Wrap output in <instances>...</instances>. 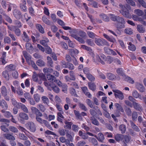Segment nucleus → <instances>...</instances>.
<instances>
[{"mask_svg":"<svg viewBox=\"0 0 146 146\" xmlns=\"http://www.w3.org/2000/svg\"><path fill=\"white\" fill-rule=\"evenodd\" d=\"M49 41V39L47 38H46L40 40V43L43 46H48V43Z\"/></svg>","mask_w":146,"mask_h":146,"instance_id":"25","label":"nucleus"},{"mask_svg":"<svg viewBox=\"0 0 146 146\" xmlns=\"http://www.w3.org/2000/svg\"><path fill=\"white\" fill-rule=\"evenodd\" d=\"M134 13L139 16H141L143 15L144 13L141 10L139 9H136L134 11Z\"/></svg>","mask_w":146,"mask_h":146,"instance_id":"36","label":"nucleus"},{"mask_svg":"<svg viewBox=\"0 0 146 146\" xmlns=\"http://www.w3.org/2000/svg\"><path fill=\"white\" fill-rule=\"evenodd\" d=\"M92 123L98 126L99 125V122L95 117H90Z\"/></svg>","mask_w":146,"mask_h":146,"instance_id":"35","label":"nucleus"},{"mask_svg":"<svg viewBox=\"0 0 146 146\" xmlns=\"http://www.w3.org/2000/svg\"><path fill=\"white\" fill-rule=\"evenodd\" d=\"M135 87L137 89L141 92H144L145 90V89L143 86V84L140 83H136Z\"/></svg>","mask_w":146,"mask_h":146,"instance_id":"18","label":"nucleus"},{"mask_svg":"<svg viewBox=\"0 0 146 146\" xmlns=\"http://www.w3.org/2000/svg\"><path fill=\"white\" fill-rule=\"evenodd\" d=\"M1 93L4 96H6L7 95V89L5 86H3L1 88Z\"/></svg>","mask_w":146,"mask_h":146,"instance_id":"42","label":"nucleus"},{"mask_svg":"<svg viewBox=\"0 0 146 146\" xmlns=\"http://www.w3.org/2000/svg\"><path fill=\"white\" fill-rule=\"evenodd\" d=\"M37 108L42 112H44L46 110L44 106L42 104L38 105Z\"/></svg>","mask_w":146,"mask_h":146,"instance_id":"50","label":"nucleus"},{"mask_svg":"<svg viewBox=\"0 0 146 146\" xmlns=\"http://www.w3.org/2000/svg\"><path fill=\"white\" fill-rule=\"evenodd\" d=\"M33 97L35 101L36 102H38L39 101L40 99V97L38 94H34Z\"/></svg>","mask_w":146,"mask_h":146,"instance_id":"58","label":"nucleus"},{"mask_svg":"<svg viewBox=\"0 0 146 146\" xmlns=\"http://www.w3.org/2000/svg\"><path fill=\"white\" fill-rule=\"evenodd\" d=\"M70 36L77 40L82 44H84L85 43L84 40L81 38L85 37L86 35V33L82 31H79L78 32L77 30L74 29L72 31H70Z\"/></svg>","mask_w":146,"mask_h":146,"instance_id":"2","label":"nucleus"},{"mask_svg":"<svg viewBox=\"0 0 146 146\" xmlns=\"http://www.w3.org/2000/svg\"><path fill=\"white\" fill-rule=\"evenodd\" d=\"M42 20L43 22L48 25H51V22L48 20L47 17L45 15H43L42 17Z\"/></svg>","mask_w":146,"mask_h":146,"instance_id":"33","label":"nucleus"},{"mask_svg":"<svg viewBox=\"0 0 146 146\" xmlns=\"http://www.w3.org/2000/svg\"><path fill=\"white\" fill-rule=\"evenodd\" d=\"M61 84L59 86H58L59 87H62V91L66 92L67 91L68 86L67 84H62L61 82Z\"/></svg>","mask_w":146,"mask_h":146,"instance_id":"37","label":"nucleus"},{"mask_svg":"<svg viewBox=\"0 0 146 146\" xmlns=\"http://www.w3.org/2000/svg\"><path fill=\"white\" fill-rule=\"evenodd\" d=\"M31 110L32 112L34 113L36 115V121L40 123H42L43 120L41 117L42 116V113L40 112L35 107H32Z\"/></svg>","mask_w":146,"mask_h":146,"instance_id":"5","label":"nucleus"},{"mask_svg":"<svg viewBox=\"0 0 146 146\" xmlns=\"http://www.w3.org/2000/svg\"><path fill=\"white\" fill-rule=\"evenodd\" d=\"M89 89L92 91H94L96 89V86L94 82H89L88 83Z\"/></svg>","mask_w":146,"mask_h":146,"instance_id":"24","label":"nucleus"},{"mask_svg":"<svg viewBox=\"0 0 146 146\" xmlns=\"http://www.w3.org/2000/svg\"><path fill=\"white\" fill-rule=\"evenodd\" d=\"M70 94L73 96L76 97H78V96L76 93L75 90L73 88H71L69 89Z\"/></svg>","mask_w":146,"mask_h":146,"instance_id":"41","label":"nucleus"},{"mask_svg":"<svg viewBox=\"0 0 146 146\" xmlns=\"http://www.w3.org/2000/svg\"><path fill=\"white\" fill-rule=\"evenodd\" d=\"M116 72L119 75L123 77H125V74L123 72V70L122 68H117L116 70Z\"/></svg>","mask_w":146,"mask_h":146,"instance_id":"28","label":"nucleus"},{"mask_svg":"<svg viewBox=\"0 0 146 146\" xmlns=\"http://www.w3.org/2000/svg\"><path fill=\"white\" fill-rule=\"evenodd\" d=\"M19 116L21 118L20 121L21 123H23V120H27L29 118L27 115L23 112L19 113Z\"/></svg>","mask_w":146,"mask_h":146,"instance_id":"21","label":"nucleus"},{"mask_svg":"<svg viewBox=\"0 0 146 146\" xmlns=\"http://www.w3.org/2000/svg\"><path fill=\"white\" fill-rule=\"evenodd\" d=\"M36 28L40 33L44 34V28L40 24H37L36 25Z\"/></svg>","mask_w":146,"mask_h":146,"instance_id":"31","label":"nucleus"},{"mask_svg":"<svg viewBox=\"0 0 146 146\" xmlns=\"http://www.w3.org/2000/svg\"><path fill=\"white\" fill-rule=\"evenodd\" d=\"M126 129V126L124 124H121L119 126V129L122 134L124 133Z\"/></svg>","mask_w":146,"mask_h":146,"instance_id":"43","label":"nucleus"},{"mask_svg":"<svg viewBox=\"0 0 146 146\" xmlns=\"http://www.w3.org/2000/svg\"><path fill=\"white\" fill-rule=\"evenodd\" d=\"M38 74L39 77L38 78H40L42 82V81H45L46 80V76L43 74Z\"/></svg>","mask_w":146,"mask_h":146,"instance_id":"54","label":"nucleus"},{"mask_svg":"<svg viewBox=\"0 0 146 146\" xmlns=\"http://www.w3.org/2000/svg\"><path fill=\"white\" fill-rule=\"evenodd\" d=\"M90 113L93 117H97L99 116L102 115V113L97 106H96V107H93L92 109H90Z\"/></svg>","mask_w":146,"mask_h":146,"instance_id":"6","label":"nucleus"},{"mask_svg":"<svg viewBox=\"0 0 146 146\" xmlns=\"http://www.w3.org/2000/svg\"><path fill=\"white\" fill-rule=\"evenodd\" d=\"M115 140L117 141H122L123 139V135L121 134H117L115 136Z\"/></svg>","mask_w":146,"mask_h":146,"instance_id":"32","label":"nucleus"},{"mask_svg":"<svg viewBox=\"0 0 146 146\" xmlns=\"http://www.w3.org/2000/svg\"><path fill=\"white\" fill-rule=\"evenodd\" d=\"M95 42L96 44L99 46H104L106 45L108 46L110 44L107 41L103 38H96L95 39Z\"/></svg>","mask_w":146,"mask_h":146,"instance_id":"7","label":"nucleus"},{"mask_svg":"<svg viewBox=\"0 0 146 146\" xmlns=\"http://www.w3.org/2000/svg\"><path fill=\"white\" fill-rule=\"evenodd\" d=\"M23 54L26 58V61L28 64L29 65H31L35 70H37L38 69V67L36 65L35 62L31 60V56L29 55H28L27 51H23Z\"/></svg>","mask_w":146,"mask_h":146,"instance_id":"4","label":"nucleus"},{"mask_svg":"<svg viewBox=\"0 0 146 146\" xmlns=\"http://www.w3.org/2000/svg\"><path fill=\"white\" fill-rule=\"evenodd\" d=\"M74 112L76 117L78 119H80L81 117V115L84 116H86L87 115L86 113L84 112H82L80 114L79 111L76 110H74Z\"/></svg>","mask_w":146,"mask_h":146,"instance_id":"20","label":"nucleus"},{"mask_svg":"<svg viewBox=\"0 0 146 146\" xmlns=\"http://www.w3.org/2000/svg\"><path fill=\"white\" fill-rule=\"evenodd\" d=\"M96 58L103 65L105 64L104 61H106L107 57L103 54H102L100 56L98 55Z\"/></svg>","mask_w":146,"mask_h":146,"instance_id":"15","label":"nucleus"},{"mask_svg":"<svg viewBox=\"0 0 146 146\" xmlns=\"http://www.w3.org/2000/svg\"><path fill=\"white\" fill-rule=\"evenodd\" d=\"M13 14L15 19L18 20L20 19L22 16L21 12L17 9H14L13 11Z\"/></svg>","mask_w":146,"mask_h":146,"instance_id":"14","label":"nucleus"},{"mask_svg":"<svg viewBox=\"0 0 146 146\" xmlns=\"http://www.w3.org/2000/svg\"><path fill=\"white\" fill-rule=\"evenodd\" d=\"M114 106L117 110L121 112H123V109L121 105L118 103H116L115 104Z\"/></svg>","mask_w":146,"mask_h":146,"instance_id":"39","label":"nucleus"},{"mask_svg":"<svg viewBox=\"0 0 146 146\" xmlns=\"http://www.w3.org/2000/svg\"><path fill=\"white\" fill-rule=\"evenodd\" d=\"M69 52L72 56L78 54L79 53L78 50L76 49H69Z\"/></svg>","mask_w":146,"mask_h":146,"instance_id":"38","label":"nucleus"},{"mask_svg":"<svg viewBox=\"0 0 146 146\" xmlns=\"http://www.w3.org/2000/svg\"><path fill=\"white\" fill-rule=\"evenodd\" d=\"M12 75L13 77L15 79L17 78L18 77V73L16 70H14L12 72Z\"/></svg>","mask_w":146,"mask_h":146,"instance_id":"63","label":"nucleus"},{"mask_svg":"<svg viewBox=\"0 0 146 146\" xmlns=\"http://www.w3.org/2000/svg\"><path fill=\"white\" fill-rule=\"evenodd\" d=\"M26 48L27 52L30 54L33 53L34 49L32 45L30 43H26Z\"/></svg>","mask_w":146,"mask_h":146,"instance_id":"17","label":"nucleus"},{"mask_svg":"<svg viewBox=\"0 0 146 146\" xmlns=\"http://www.w3.org/2000/svg\"><path fill=\"white\" fill-rule=\"evenodd\" d=\"M98 139L100 142H102L104 139L103 134L101 133H100L98 134Z\"/></svg>","mask_w":146,"mask_h":146,"instance_id":"49","label":"nucleus"},{"mask_svg":"<svg viewBox=\"0 0 146 146\" xmlns=\"http://www.w3.org/2000/svg\"><path fill=\"white\" fill-rule=\"evenodd\" d=\"M128 48L130 50L134 51L136 50V47L131 42H129L128 44Z\"/></svg>","mask_w":146,"mask_h":146,"instance_id":"44","label":"nucleus"},{"mask_svg":"<svg viewBox=\"0 0 146 146\" xmlns=\"http://www.w3.org/2000/svg\"><path fill=\"white\" fill-rule=\"evenodd\" d=\"M109 16L111 20L113 22H116L115 24V27L118 29L123 28L125 27V22L123 17L110 13Z\"/></svg>","mask_w":146,"mask_h":146,"instance_id":"1","label":"nucleus"},{"mask_svg":"<svg viewBox=\"0 0 146 146\" xmlns=\"http://www.w3.org/2000/svg\"><path fill=\"white\" fill-rule=\"evenodd\" d=\"M125 112L127 115L128 116H131V115L132 111L131 109L129 108H127L125 109Z\"/></svg>","mask_w":146,"mask_h":146,"instance_id":"61","label":"nucleus"},{"mask_svg":"<svg viewBox=\"0 0 146 146\" xmlns=\"http://www.w3.org/2000/svg\"><path fill=\"white\" fill-rule=\"evenodd\" d=\"M67 68H68L70 70H73L74 69V65L71 63L68 62L67 63Z\"/></svg>","mask_w":146,"mask_h":146,"instance_id":"64","label":"nucleus"},{"mask_svg":"<svg viewBox=\"0 0 146 146\" xmlns=\"http://www.w3.org/2000/svg\"><path fill=\"white\" fill-rule=\"evenodd\" d=\"M23 3L20 4V8L22 11L26 12L27 11V7L26 6V1H23Z\"/></svg>","mask_w":146,"mask_h":146,"instance_id":"27","label":"nucleus"},{"mask_svg":"<svg viewBox=\"0 0 146 146\" xmlns=\"http://www.w3.org/2000/svg\"><path fill=\"white\" fill-rule=\"evenodd\" d=\"M131 8L129 5H127V7H123L122 9L120 11V12L127 19H131V15L130 13Z\"/></svg>","mask_w":146,"mask_h":146,"instance_id":"3","label":"nucleus"},{"mask_svg":"<svg viewBox=\"0 0 146 146\" xmlns=\"http://www.w3.org/2000/svg\"><path fill=\"white\" fill-rule=\"evenodd\" d=\"M131 126L134 131L136 132L140 131V129L133 122L131 123Z\"/></svg>","mask_w":146,"mask_h":146,"instance_id":"40","label":"nucleus"},{"mask_svg":"<svg viewBox=\"0 0 146 146\" xmlns=\"http://www.w3.org/2000/svg\"><path fill=\"white\" fill-rule=\"evenodd\" d=\"M123 139H124V141L125 143H128L130 141L131 137L130 136H129L126 135H123Z\"/></svg>","mask_w":146,"mask_h":146,"instance_id":"55","label":"nucleus"},{"mask_svg":"<svg viewBox=\"0 0 146 146\" xmlns=\"http://www.w3.org/2000/svg\"><path fill=\"white\" fill-rule=\"evenodd\" d=\"M107 77L110 80H120L121 79L120 77L119 76H116L115 74L111 72L108 73L107 74Z\"/></svg>","mask_w":146,"mask_h":146,"instance_id":"12","label":"nucleus"},{"mask_svg":"<svg viewBox=\"0 0 146 146\" xmlns=\"http://www.w3.org/2000/svg\"><path fill=\"white\" fill-rule=\"evenodd\" d=\"M47 64L48 66L50 67H52L53 62L51 58L49 56H48L47 57Z\"/></svg>","mask_w":146,"mask_h":146,"instance_id":"47","label":"nucleus"},{"mask_svg":"<svg viewBox=\"0 0 146 146\" xmlns=\"http://www.w3.org/2000/svg\"><path fill=\"white\" fill-rule=\"evenodd\" d=\"M21 37L23 40L25 42H27V43L30 41V38L29 36L27 34V33L25 31L23 32V34L22 35Z\"/></svg>","mask_w":146,"mask_h":146,"instance_id":"23","label":"nucleus"},{"mask_svg":"<svg viewBox=\"0 0 146 146\" xmlns=\"http://www.w3.org/2000/svg\"><path fill=\"white\" fill-rule=\"evenodd\" d=\"M38 74H35L33 75L32 76V79L33 81L35 82H38L39 84H41L42 82L40 80V78H38Z\"/></svg>","mask_w":146,"mask_h":146,"instance_id":"26","label":"nucleus"},{"mask_svg":"<svg viewBox=\"0 0 146 146\" xmlns=\"http://www.w3.org/2000/svg\"><path fill=\"white\" fill-rule=\"evenodd\" d=\"M13 29H15L14 32L15 34L18 36H20L21 35V31L18 28H16V26H12L11 27H10V30L12 31Z\"/></svg>","mask_w":146,"mask_h":146,"instance_id":"22","label":"nucleus"},{"mask_svg":"<svg viewBox=\"0 0 146 146\" xmlns=\"http://www.w3.org/2000/svg\"><path fill=\"white\" fill-rule=\"evenodd\" d=\"M137 112L134 111H133L132 114V118L133 120L135 121L137 119Z\"/></svg>","mask_w":146,"mask_h":146,"instance_id":"62","label":"nucleus"},{"mask_svg":"<svg viewBox=\"0 0 146 146\" xmlns=\"http://www.w3.org/2000/svg\"><path fill=\"white\" fill-rule=\"evenodd\" d=\"M69 76L72 81H75L76 78L74 75V72L72 70H70L69 72Z\"/></svg>","mask_w":146,"mask_h":146,"instance_id":"45","label":"nucleus"},{"mask_svg":"<svg viewBox=\"0 0 146 146\" xmlns=\"http://www.w3.org/2000/svg\"><path fill=\"white\" fill-rule=\"evenodd\" d=\"M137 29V31L140 33H143L145 32V29L142 25H138Z\"/></svg>","mask_w":146,"mask_h":146,"instance_id":"30","label":"nucleus"},{"mask_svg":"<svg viewBox=\"0 0 146 146\" xmlns=\"http://www.w3.org/2000/svg\"><path fill=\"white\" fill-rule=\"evenodd\" d=\"M65 125L64 127L65 128L70 130L71 128V126L73 123L71 122H68L66 121L64 122Z\"/></svg>","mask_w":146,"mask_h":146,"instance_id":"34","label":"nucleus"},{"mask_svg":"<svg viewBox=\"0 0 146 146\" xmlns=\"http://www.w3.org/2000/svg\"><path fill=\"white\" fill-rule=\"evenodd\" d=\"M112 91L114 93L115 97L119 100H122L124 98L123 94L121 92L118 90H113Z\"/></svg>","mask_w":146,"mask_h":146,"instance_id":"11","label":"nucleus"},{"mask_svg":"<svg viewBox=\"0 0 146 146\" xmlns=\"http://www.w3.org/2000/svg\"><path fill=\"white\" fill-rule=\"evenodd\" d=\"M79 108L82 110L84 111H86L88 110L87 108L82 103H80L79 104Z\"/></svg>","mask_w":146,"mask_h":146,"instance_id":"56","label":"nucleus"},{"mask_svg":"<svg viewBox=\"0 0 146 146\" xmlns=\"http://www.w3.org/2000/svg\"><path fill=\"white\" fill-rule=\"evenodd\" d=\"M51 88L54 92L56 93H58L59 92L60 90L58 87L56 86H54V84L52 85Z\"/></svg>","mask_w":146,"mask_h":146,"instance_id":"53","label":"nucleus"},{"mask_svg":"<svg viewBox=\"0 0 146 146\" xmlns=\"http://www.w3.org/2000/svg\"><path fill=\"white\" fill-rule=\"evenodd\" d=\"M43 102L46 104H48L49 102L48 98L45 96H43L41 98Z\"/></svg>","mask_w":146,"mask_h":146,"instance_id":"57","label":"nucleus"},{"mask_svg":"<svg viewBox=\"0 0 146 146\" xmlns=\"http://www.w3.org/2000/svg\"><path fill=\"white\" fill-rule=\"evenodd\" d=\"M88 79L91 81H94L95 78L94 76L92 75L91 74H90L86 76Z\"/></svg>","mask_w":146,"mask_h":146,"instance_id":"60","label":"nucleus"},{"mask_svg":"<svg viewBox=\"0 0 146 146\" xmlns=\"http://www.w3.org/2000/svg\"><path fill=\"white\" fill-rule=\"evenodd\" d=\"M139 4L144 8H146V3L143 0H137Z\"/></svg>","mask_w":146,"mask_h":146,"instance_id":"59","label":"nucleus"},{"mask_svg":"<svg viewBox=\"0 0 146 146\" xmlns=\"http://www.w3.org/2000/svg\"><path fill=\"white\" fill-rule=\"evenodd\" d=\"M45 81H46L44 82V85L48 90H51L50 88H51L52 87V85L53 84V83L48 80L47 81L46 80Z\"/></svg>","mask_w":146,"mask_h":146,"instance_id":"29","label":"nucleus"},{"mask_svg":"<svg viewBox=\"0 0 146 146\" xmlns=\"http://www.w3.org/2000/svg\"><path fill=\"white\" fill-rule=\"evenodd\" d=\"M47 78L48 80L52 83L55 82L58 85H60L61 84V82L58 80L56 79L54 76L50 75L47 74Z\"/></svg>","mask_w":146,"mask_h":146,"instance_id":"9","label":"nucleus"},{"mask_svg":"<svg viewBox=\"0 0 146 146\" xmlns=\"http://www.w3.org/2000/svg\"><path fill=\"white\" fill-rule=\"evenodd\" d=\"M133 107L137 111L141 112L143 110L142 106L140 104L135 102H133Z\"/></svg>","mask_w":146,"mask_h":146,"instance_id":"16","label":"nucleus"},{"mask_svg":"<svg viewBox=\"0 0 146 146\" xmlns=\"http://www.w3.org/2000/svg\"><path fill=\"white\" fill-rule=\"evenodd\" d=\"M26 127L32 132H34L36 130V127L35 125L32 122H28L26 124Z\"/></svg>","mask_w":146,"mask_h":146,"instance_id":"10","label":"nucleus"},{"mask_svg":"<svg viewBox=\"0 0 146 146\" xmlns=\"http://www.w3.org/2000/svg\"><path fill=\"white\" fill-rule=\"evenodd\" d=\"M90 141L95 146L97 145L98 141L94 137H90L89 139Z\"/></svg>","mask_w":146,"mask_h":146,"instance_id":"48","label":"nucleus"},{"mask_svg":"<svg viewBox=\"0 0 146 146\" xmlns=\"http://www.w3.org/2000/svg\"><path fill=\"white\" fill-rule=\"evenodd\" d=\"M86 102L88 106H90L91 108H93L94 103L90 99H86Z\"/></svg>","mask_w":146,"mask_h":146,"instance_id":"52","label":"nucleus"},{"mask_svg":"<svg viewBox=\"0 0 146 146\" xmlns=\"http://www.w3.org/2000/svg\"><path fill=\"white\" fill-rule=\"evenodd\" d=\"M125 80V81L131 84H134V81L133 80V79L128 76H126Z\"/></svg>","mask_w":146,"mask_h":146,"instance_id":"51","label":"nucleus"},{"mask_svg":"<svg viewBox=\"0 0 146 146\" xmlns=\"http://www.w3.org/2000/svg\"><path fill=\"white\" fill-rule=\"evenodd\" d=\"M17 108H21L22 110L26 113L29 112L28 109L26 106L21 103H19L17 106Z\"/></svg>","mask_w":146,"mask_h":146,"instance_id":"19","label":"nucleus"},{"mask_svg":"<svg viewBox=\"0 0 146 146\" xmlns=\"http://www.w3.org/2000/svg\"><path fill=\"white\" fill-rule=\"evenodd\" d=\"M0 121L4 122V125L1 126L2 130L5 132H7L8 131V129L6 127H8L9 124V121L8 120L5 119H0Z\"/></svg>","mask_w":146,"mask_h":146,"instance_id":"8","label":"nucleus"},{"mask_svg":"<svg viewBox=\"0 0 146 146\" xmlns=\"http://www.w3.org/2000/svg\"><path fill=\"white\" fill-rule=\"evenodd\" d=\"M36 64L38 66L42 67L44 66V62L41 59L38 60L36 62Z\"/></svg>","mask_w":146,"mask_h":146,"instance_id":"46","label":"nucleus"},{"mask_svg":"<svg viewBox=\"0 0 146 146\" xmlns=\"http://www.w3.org/2000/svg\"><path fill=\"white\" fill-rule=\"evenodd\" d=\"M5 70L2 73V76L6 80H8L9 79V65H7L5 68Z\"/></svg>","mask_w":146,"mask_h":146,"instance_id":"13","label":"nucleus"}]
</instances>
